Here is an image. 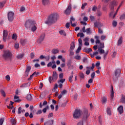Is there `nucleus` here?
<instances>
[{
	"label": "nucleus",
	"instance_id": "1",
	"mask_svg": "<svg viewBox=\"0 0 125 125\" xmlns=\"http://www.w3.org/2000/svg\"><path fill=\"white\" fill-rule=\"evenodd\" d=\"M59 18V15L57 13H53L50 15L46 21H45V24H54L57 21V20Z\"/></svg>",
	"mask_w": 125,
	"mask_h": 125
},
{
	"label": "nucleus",
	"instance_id": "2",
	"mask_svg": "<svg viewBox=\"0 0 125 125\" xmlns=\"http://www.w3.org/2000/svg\"><path fill=\"white\" fill-rule=\"evenodd\" d=\"M2 57L3 59H4V60H6L7 61H8V60L12 61V53H11V52L9 50H6L4 51Z\"/></svg>",
	"mask_w": 125,
	"mask_h": 125
},
{
	"label": "nucleus",
	"instance_id": "3",
	"mask_svg": "<svg viewBox=\"0 0 125 125\" xmlns=\"http://www.w3.org/2000/svg\"><path fill=\"white\" fill-rule=\"evenodd\" d=\"M121 71L120 69H117L114 72V74H113L112 80L114 83L118 82V79H119V77H120L121 75Z\"/></svg>",
	"mask_w": 125,
	"mask_h": 125
},
{
	"label": "nucleus",
	"instance_id": "4",
	"mask_svg": "<svg viewBox=\"0 0 125 125\" xmlns=\"http://www.w3.org/2000/svg\"><path fill=\"white\" fill-rule=\"evenodd\" d=\"M118 5V3H117V1L116 0H112L109 5V7L110 8L111 10H112L109 14L110 17L113 16V13H114V8L115 6H117Z\"/></svg>",
	"mask_w": 125,
	"mask_h": 125
},
{
	"label": "nucleus",
	"instance_id": "5",
	"mask_svg": "<svg viewBox=\"0 0 125 125\" xmlns=\"http://www.w3.org/2000/svg\"><path fill=\"white\" fill-rule=\"evenodd\" d=\"M35 22V21L31 20H28L26 21L24 23V26L26 29H29L32 27V25H33V23Z\"/></svg>",
	"mask_w": 125,
	"mask_h": 125
},
{
	"label": "nucleus",
	"instance_id": "6",
	"mask_svg": "<svg viewBox=\"0 0 125 125\" xmlns=\"http://www.w3.org/2000/svg\"><path fill=\"white\" fill-rule=\"evenodd\" d=\"M81 112L80 109H75L74 112L73 114V117L74 119H79L81 117Z\"/></svg>",
	"mask_w": 125,
	"mask_h": 125
},
{
	"label": "nucleus",
	"instance_id": "7",
	"mask_svg": "<svg viewBox=\"0 0 125 125\" xmlns=\"http://www.w3.org/2000/svg\"><path fill=\"white\" fill-rule=\"evenodd\" d=\"M8 20L9 22H12L14 19V13L12 12H9L7 14Z\"/></svg>",
	"mask_w": 125,
	"mask_h": 125
},
{
	"label": "nucleus",
	"instance_id": "8",
	"mask_svg": "<svg viewBox=\"0 0 125 125\" xmlns=\"http://www.w3.org/2000/svg\"><path fill=\"white\" fill-rule=\"evenodd\" d=\"M94 26L95 27H97L98 28V33L100 34H103V30L101 29V23L99 22H95L94 23Z\"/></svg>",
	"mask_w": 125,
	"mask_h": 125
},
{
	"label": "nucleus",
	"instance_id": "9",
	"mask_svg": "<svg viewBox=\"0 0 125 125\" xmlns=\"http://www.w3.org/2000/svg\"><path fill=\"white\" fill-rule=\"evenodd\" d=\"M72 11V5L71 4H69L68 7L64 11V13L65 15H70L71 14V12Z\"/></svg>",
	"mask_w": 125,
	"mask_h": 125
},
{
	"label": "nucleus",
	"instance_id": "10",
	"mask_svg": "<svg viewBox=\"0 0 125 125\" xmlns=\"http://www.w3.org/2000/svg\"><path fill=\"white\" fill-rule=\"evenodd\" d=\"M78 42L79 43V46L78 47V49L76 51V53L77 54L79 53L80 51H81V49H82V45H83V40H82V39H79Z\"/></svg>",
	"mask_w": 125,
	"mask_h": 125
},
{
	"label": "nucleus",
	"instance_id": "11",
	"mask_svg": "<svg viewBox=\"0 0 125 125\" xmlns=\"http://www.w3.org/2000/svg\"><path fill=\"white\" fill-rule=\"evenodd\" d=\"M88 110L86 109H84L83 111V120H84V121H85L87 118H88Z\"/></svg>",
	"mask_w": 125,
	"mask_h": 125
},
{
	"label": "nucleus",
	"instance_id": "12",
	"mask_svg": "<svg viewBox=\"0 0 125 125\" xmlns=\"http://www.w3.org/2000/svg\"><path fill=\"white\" fill-rule=\"evenodd\" d=\"M7 36H8V31L7 30H4L3 32V42H6V39L7 38Z\"/></svg>",
	"mask_w": 125,
	"mask_h": 125
},
{
	"label": "nucleus",
	"instance_id": "13",
	"mask_svg": "<svg viewBox=\"0 0 125 125\" xmlns=\"http://www.w3.org/2000/svg\"><path fill=\"white\" fill-rule=\"evenodd\" d=\"M30 28H31L32 32H36V31H37L38 27H37V23H36V21H34Z\"/></svg>",
	"mask_w": 125,
	"mask_h": 125
},
{
	"label": "nucleus",
	"instance_id": "14",
	"mask_svg": "<svg viewBox=\"0 0 125 125\" xmlns=\"http://www.w3.org/2000/svg\"><path fill=\"white\" fill-rule=\"evenodd\" d=\"M44 38H45V34L44 33H43L40 36L39 39H38V42L39 43H42V42H43Z\"/></svg>",
	"mask_w": 125,
	"mask_h": 125
},
{
	"label": "nucleus",
	"instance_id": "15",
	"mask_svg": "<svg viewBox=\"0 0 125 125\" xmlns=\"http://www.w3.org/2000/svg\"><path fill=\"white\" fill-rule=\"evenodd\" d=\"M30 71H31V66H27L25 71V77H28L29 76V73H30Z\"/></svg>",
	"mask_w": 125,
	"mask_h": 125
},
{
	"label": "nucleus",
	"instance_id": "16",
	"mask_svg": "<svg viewBox=\"0 0 125 125\" xmlns=\"http://www.w3.org/2000/svg\"><path fill=\"white\" fill-rule=\"evenodd\" d=\"M42 4L44 6H46L50 4V1L49 0H42Z\"/></svg>",
	"mask_w": 125,
	"mask_h": 125
},
{
	"label": "nucleus",
	"instance_id": "17",
	"mask_svg": "<svg viewBox=\"0 0 125 125\" xmlns=\"http://www.w3.org/2000/svg\"><path fill=\"white\" fill-rule=\"evenodd\" d=\"M53 120H48L44 123V125H53Z\"/></svg>",
	"mask_w": 125,
	"mask_h": 125
},
{
	"label": "nucleus",
	"instance_id": "18",
	"mask_svg": "<svg viewBox=\"0 0 125 125\" xmlns=\"http://www.w3.org/2000/svg\"><path fill=\"white\" fill-rule=\"evenodd\" d=\"M117 110L119 114H123V113H124V106H123V105H120L118 107Z\"/></svg>",
	"mask_w": 125,
	"mask_h": 125
},
{
	"label": "nucleus",
	"instance_id": "19",
	"mask_svg": "<svg viewBox=\"0 0 125 125\" xmlns=\"http://www.w3.org/2000/svg\"><path fill=\"white\" fill-rule=\"evenodd\" d=\"M53 78L54 79V81H56L57 79H58V74H57V73L56 71H53Z\"/></svg>",
	"mask_w": 125,
	"mask_h": 125
},
{
	"label": "nucleus",
	"instance_id": "20",
	"mask_svg": "<svg viewBox=\"0 0 125 125\" xmlns=\"http://www.w3.org/2000/svg\"><path fill=\"white\" fill-rule=\"evenodd\" d=\"M123 4V1L121 3V4H120V5L119 6V7H118V8L117 9L116 12L114 13L113 16V18L114 19V18H115V17H116V16L117 15V14L118 13V11H119V10L120 9V8H121V6H122V5Z\"/></svg>",
	"mask_w": 125,
	"mask_h": 125
},
{
	"label": "nucleus",
	"instance_id": "21",
	"mask_svg": "<svg viewBox=\"0 0 125 125\" xmlns=\"http://www.w3.org/2000/svg\"><path fill=\"white\" fill-rule=\"evenodd\" d=\"M26 99L28 101H32L33 100V97L31 94H28L26 96Z\"/></svg>",
	"mask_w": 125,
	"mask_h": 125
},
{
	"label": "nucleus",
	"instance_id": "22",
	"mask_svg": "<svg viewBox=\"0 0 125 125\" xmlns=\"http://www.w3.org/2000/svg\"><path fill=\"white\" fill-rule=\"evenodd\" d=\"M70 50H74L75 49V42H73L70 44Z\"/></svg>",
	"mask_w": 125,
	"mask_h": 125
},
{
	"label": "nucleus",
	"instance_id": "23",
	"mask_svg": "<svg viewBox=\"0 0 125 125\" xmlns=\"http://www.w3.org/2000/svg\"><path fill=\"white\" fill-rule=\"evenodd\" d=\"M84 50L85 51L86 53H89V52H91L92 51V49H91V48H84Z\"/></svg>",
	"mask_w": 125,
	"mask_h": 125
},
{
	"label": "nucleus",
	"instance_id": "24",
	"mask_svg": "<svg viewBox=\"0 0 125 125\" xmlns=\"http://www.w3.org/2000/svg\"><path fill=\"white\" fill-rule=\"evenodd\" d=\"M120 102L121 103H123V104H125V96L124 95H122L121 99L120 100Z\"/></svg>",
	"mask_w": 125,
	"mask_h": 125
},
{
	"label": "nucleus",
	"instance_id": "25",
	"mask_svg": "<svg viewBox=\"0 0 125 125\" xmlns=\"http://www.w3.org/2000/svg\"><path fill=\"white\" fill-rule=\"evenodd\" d=\"M122 43H123V37L119 38L118 41V45H120V44H122Z\"/></svg>",
	"mask_w": 125,
	"mask_h": 125
},
{
	"label": "nucleus",
	"instance_id": "26",
	"mask_svg": "<svg viewBox=\"0 0 125 125\" xmlns=\"http://www.w3.org/2000/svg\"><path fill=\"white\" fill-rule=\"evenodd\" d=\"M51 52L53 54H57V53L59 52V50H58L57 49H53Z\"/></svg>",
	"mask_w": 125,
	"mask_h": 125
},
{
	"label": "nucleus",
	"instance_id": "27",
	"mask_svg": "<svg viewBox=\"0 0 125 125\" xmlns=\"http://www.w3.org/2000/svg\"><path fill=\"white\" fill-rule=\"evenodd\" d=\"M14 100L15 102H20L21 100L19 98V97L15 96H14Z\"/></svg>",
	"mask_w": 125,
	"mask_h": 125
},
{
	"label": "nucleus",
	"instance_id": "28",
	"mask_svg": "<svg viewBox=\"0 0 125 125\" xmlns=\"http://www.w3.org/2000/svg\"><path fill=\"white\" fill-rule=\"evenodd\" d=\"M59 34H60V35L64 36V37H66V32L64 30H60L59 31Z\"/></svg>",
	"mask_w": 125,
	"mask_h": 125
},
{
	"label": "nucleus",
	"instance_id": "29",
	"mask_svg": "<svg viewBox=\"0 0 125 125\" xmlns=\"http://www.w3.org/2000/svg\"><path fill=\"white\" fill-rule=\"evenodd\" d=\"M101 100H102V102L103 104H105V103H106V102H107V98L103 97L102 98Z\"/></svg>",
	"mask_w": 125,
	"mask_h": 125
},
{
	"label": "nucleus",
	"instance_id": "30",
	"mask_svg": "<svg viewBox=\"0 0 125 125\" xmlns=\"http://www.w3.org/2000/svg\"><path fill=\"white\" fill-rule=\"evenodd\" d=\"M110 97L111 99H113V98H114V90L113 89V86H111V93L110 94Z\"/></svg>",
	"mask_w": 125,
	"mask_h": 125
},
{
	"label": "nucleus",
	"instance_id": "31",
	"mask_svg": "<svg viewBox=\"0 0 125 125\" xmlns=\"http://www.w3.org/2000/svg\"><path fill=\"white\" fill-rule=\"evenodd\" d=\"M95 39H96V43H101V42H100V41L99 40V37H98V36H95Z\"/></svg>",
	"mask_w": 125,
	"mask_h": 125
},
{
	"label": "nucleus",
	"instance_id": "32",
	"mask_svg": "<svg viewBox=\"0 0 125 125\" xmlns=\"http://www.w3.org/2000/svg\"><path fill=\"white\" fill-rule=\"evenodd\" d=\"M24 56V54H20L19 55L17 56V58L18 59H22V58H23V57Z\"/></svg>",
	"mask_w": 125,
	"mask_h": 125
},
{
	"label": "nucleus",
	"instance_id": "33",
	"mask_svg": "<svg viewBox=\"0 0 125 125\" xmlns=\"http://www.w3.org/2000/svg\"><path fill=\"white\" fill-rule=\"evenodd\" d=\"M86 34L87 35L89 34H91V33H92V32L91 31V30H90V28H88L86 29Z\"/></svg>",
	"mask_w": 125,
	"mask_h": 125
},
{
	"label": "nucleus",
	"instance_id": "34",
	"mask_svg": "<svg viewBox=\"0 0 125 125\" xmlns=\"http://www.w3.org/2000/svg\"><path fill=\"white\" fill-rule=\"evenodd\" d=\"M98 51H99V52L101 54H102L103 53H105V50H104L102 49L98 48Z\"/></svg>",
	"mask_w": 125,
	"mask_h": 125
},
{
	"label": "nucleus",
	"instance_id": "35",
	"mask_svg": "<svg viewBox=\"0 0 125 125\" xmlns=\"http://www.w3.org/2000/svg\"><path fill=\"white\" fill-rule=\"evenodd\" d=\"M0 92L1 94H2V96H3V97H5L6 96L5 92H4L3 90L2 89L0 90Z\"/></svg>",
	"mask_w": 125,
	"mask_h": 125
},
{
	"label": "nucleus",
	"instance_id": "36",
	"mask_svg": "<svg viewBox=\"0 0 125 125\" xmlns=\"http://www.w3.org/2000/svg\"><path fill=\"white\" fill-rule=\"evenodd\" d=\"M29 83H24L23 84H21L20 87H27L28 86V84Z\"/></svg>",
	"mask_w": 125,
	"mask_h": 125
},
{
	"label": "nucleus",
	"instance_id": "37",
	"mask_svg": "<svg viewBox=\"0 0 125 125\" xmlns=\"http://www.w3.org/2000/svg\"><path fill=\"white\" fill-rule=\"evenodd\" d=\"M12 39L16 40H17V36L16 34H13L12 36Z\"/></svg>",
	"mask_w": 125,
	"mask_h": 125
},
{
	"label": "nucleus",
	"instance_id": "38",
	"mask_svg": "<svg viewBox=\"0 0 125 125\" xmlns=\"http://www.w3.org/2000/svg\"><path fill=\"white\" fill-rule=\"evenodd\" d=\"M120 20H124L125 19V13L120 16Z\"/></svg>",
	"mask_w": 125,
	"mask_h": 125
},
{
	"label": "nucleus",
	"instance_id": "39",
	"mask_svg": "<svg viewBox=\"0 0 125 125\" xmlns=\"http://www.w3.org/2000/svg\"><path fill=\"white\" fill-rule=\"evenodd\" d=\"M95 67V64L94 63H92L91 67L88 66L86 67V69H90L91 68L92 70H93V69H94Z\"/></svg>",
	"mask_w": 125,
	"mask_h": 125
},
{
	"label": "nucleus",
	"instance_id": "40",
	"mask_svg": "<svg viewBox=\"0 0 125 125\" xmlns=\"http://www.w3.org/2000/svg\"><path fill=\"white\" fill-rule=\"evenodd\" d=\"M73 50H69V56H73V55H74V54H75V53H74V51H73Z\"/></svg>",
	"mask_w": 125,
	"mask_h": 125
},
{
	"label": "nucleus",
	"instance_id": "41",
	"mask_svg": "<svg viewBox=\"0 0 125 125\" xmlns=\"http://www.w3.org/2000/svg\"><path fill=\"white\" fill-rule=\"evenodd\" d=\"M21 111H22V107H19L18 109V114L19 115H20V114H21Z\"/></svg>",
	"mask_w": 125,
	"mask_h": 125
},
{
	"label": "nucleus",
	"instance_id": "42",
	"mask_svg": "<svg viewBox=\"0 0 125 125\" xmlns=\"http://www.w3.org/2000/svg\"><path fill=\"white\" fill-rule=\"evenodd\" d=\"M86 5H87V3H83L82 7H81L82 9H84V7H85V6H86Z\"/></svg>",
	"mask_w": 125,
	"mask_h": 125
},
{
	"label": "nucleus",
	"instance_id": "43",
	"mask_svg": "<svg viewBox=\"0 0 125 125\" xmlns=\"http://www.w3.org/2000/svg\"><path fill=\"white\" fill-rule=\"evenodd\" d=\"M3 122H4V118H2L0 119V125H2L3 124Z\"/></svg>",
	"mask_w": 125,
	"mask_h": 125
},
{
	"label": "nucleus",
	"instance_id": "44",
	"mask_svg": "<svg viewBox=\"0 0 125 125\" xmlns=\"http://www.w3.org/2000/svg\"><path fill=\"white\" fill-rule=\"evenodd\" d=\"M117 24H118V22L116 21H113L112 22V25L113 27H117Z\"/></svg>",
	"mask_w": 125,
	"mask_h": 125
},
{
	"label": "nucleus",
	"instance_id": "45",
	"mask_svg": "<svg viewBox=\"0 0 125 125\" xmlns=\"http://www.w3.org/2000/svg\"><path fill=\"white\" fill-rule=\"evenodd\" d=\"M89 18L91 21H94V20H95V17L94 16H90Z\"/></svg>",
	"mask_w": 125,
	"mask_h": 125
},
{
	"label": "nucleus",
	"instance_id": "46",
	"mask_svg": "<svg viewBox=\"0 0 125 125\" xmlns=\"http://www.w3.org/2000/svg\"><path fill=\"white\" fill-rule=\"evenodd\" d=\"M73 75H71L70 76H69L68 80H69V82H70V83H72V82H73Z\"/></svg>",
	"mask_w": 125,
	"mask_h": 125
},
{
	"label": "nucleus",
	"instance_id": "47",
	"mask_svg": "<svg viewBox=\"0 0 125 125\" xmlns=\"http://www.w3.org/2000/svg\"><path fill=\"white\" fill-rule=\"evenodd\" d=\"M11 123L12 125H15L16 124V120L13 118L11 120Z\"/></svg>",
	"mask_w": 125,
	"mask_h": 125
},
{
	"label": "nucleus",
	"instance_id": "48",
	"mask_svg": "<svg viewBox=\"0 0 125 125\" xmlns=\"http://www.w3.org/2000/svg\"><path fill=\"white\" fill-rule=\"evenodd\" d=\"M106 112H107V114H108V115H109V116H110V115H112V113L111 112V110H110V108H107Z\"/></svg>",
	"mask_w": 125,
	"mask_h": 125
},
{
	"label": "nucleus",
	"instance_id": "49",
	"mask_svg": "<svg viewBox=\"0 0 125 125\" xmlns=\"http://www.w3.org/2000/svg\"><path fill=\"white\" fill-rule=\"evenodd\" d=\"M50 59V56L49 55L45 56L44 59H45L46 61H49Z\"/></svg>",
	"mask_w": 125,
	"mask_h": 125
},
{
	"label": "nucleus",
	"instance_id": "50",
	"mask_svg": "<svg viewBox=\"0 0 125 125\" xmlns=\"http://www.w3.org/2000/svg\"><path fill=\"white\" fill-rule=\"evenodd\" d=\"M67 65L68 67H70L72 65V61L71 60L68 61Z\"/></svg>",
	"mask_w": 125,
	"mask_h": 125
},
{
	"label": "nucleus",
	"instance_id": "51",
	"mask_svg": "<svg viewBox=\"0 0 125 125\" xmlns=\"http://www.w3.org/2000/svg\"><path fill=\"white\" fill-rule=\"evenodd\" d=\"M5 3L4 2H0V8H2V7H3Z\"/></svg>",
	"mask_w": 125,
	"mask_h": 125
},
{
	"label": "nucleus",
	"instance_id": "52",
	"mask_svg": "<svg viewBox=\"0 0 125 125\" xmlns=\"http://www.w3.org/2000/svg\"><path fill=\"white\" fill-rule=\"evenodd\" d=\"M104 44H103L102 43H100V49H102V48H104Z\"/></svg>",
	"mask_w": 125,
	"mask_h": 125
},
{
	"label": "nucleus",
	"instance_id": "53",
	"mask_svg": "<svg viewBox=\"0 0 125 125\" xmlns=\"http://www.w3.org/2000/svg\"><path fill=\"white\" fill-rule=\"evenodd\" d=\"M95 77V72H93L91 75V79H94Z\"/></svg>",
	"mask_w": 125,
	"mask_h": 125
},
{
	"label": "nucleus",
	"instance_id": "54",
	"mask_svg": "<svg viewBox=\"0 0 125 125\" xmlns=\"http://www.w3.org/2000/svg\"><path fill=\"white\" fill-rule=\"evenodd\" d=\"M75 59H76V60H81V56H76Z\"/></svg>",
	"mask_w": 125,
	"mask_h": 125
},
{
	"label": "nucleus",
	"instance_id": "55",
	"mask_svg": "<svg viewBox=\"0 0 125 125\" xmlns=\"http://www.w3.org/2000/svg\"><path fill=\"white\" fill-rule=\"evenodd\" d=\"M52 81H54V79H53V77L50 76L49 77V83H51Z\"/></svg>",
	"mask_w": 125,
	"mask_h": 125
},
{
	"label": "nucleus",
	"instance_id": "56",
	"mask_svg": "<svg viewBox=\"0 0 125 125\" xmlns=\"http://www.w3.org/2000/svg\"><path fill=\"white\" fill-rule=\"evenodd\" d=\"M80 77L81 79H84V74H83V73H81L80 74Z\"/></svg>",
	"mask_w": 125,
	"mask_h": 125
},
{
	"label": "nucleus",
	"instance_id": "57",
	"mask_svg": "<svg viewBox=\"0 0 125 125\" xmlns=\"http://www.w3.org/2000/svg\"><path fill=\"white\" fill-rule=\"evenodd\" d=\"M51 66H52V62H50L49 63H48L47 66L48 68H49V67H51Z\"/></svg>",
	"mask_w": 125,
	"mask_h": 125
},
{
	"label": "nucleus",
	"instance_id": "58",
	"mask_svg": "<svg viewBox=\"0 0 125 125\" xmlns=\"http://www.w3.org/2000/svg\"><path fill=\"white\" fill-rule=\"evenodd\" d=\"M65 27L66 29H69V28H70V23L69 22L66 23L65 24Z\"/></svg>",
	"mask_w": 125,
	"mask_h": 125
},
{
	"label": "nucleus",
	"instance_id": "59",
	"mask_svg": "<svg viewBox=\"0 0 125 125\" xmlns=\"http://www.w3.org/2000/svg\"><path fill=\"white\" fill-rule=\"evenodd\" d=\"M25 8L24 7H21V8L20 9V11H21V12H22L23 11H25Z\"/></svg>",
	"mask_w": 125,
	"mask_h": 125
},
{
	"label": "nucleus",
	"instance_id": "60",
	"mask_svg": "<svg viewBox=\"0 0 125 125\" xmlns=\"http://www.w3.org/2000/svg\"><path fill=\"white\" fill-rule=\"evenodd\" d=\"M66 93H67V90H63L62 92H61V94L62 95H64L65 94H66Z\"/></svg>",
	"mask_w": 125,
	"mask_h": 125
},
{
	"label": "nucleus",
	"instance_id": "61",
	"mask_svg": "<svg viewBox=\"0 0 125 125\" xmlns=\"http://www.w3.org/2000/svg\"><path fill=\"white\" fill-rule=\"evenodd\" d=\"M15 48L16 49H18L19 48V43H16L15 44Z\"/></svg>",
	"mask_w": 125,
	"mask_h": 125
},
{
	"label": "nucleus",
	"instance_id": "62",
	"mask_svg": "<svg viewBox=\"0 0 125 125\" xmlns=\"http://www.w3.org/2000/svg\"><path fill=\"white\" fill-rule=\"evenodd\" d=\"M63 73H61L59 74V79H63Z\"/></svg>",
	"mask_w": 125,
	"mask_h": 125
},
{
	"label": "nucleus",
	"instance_id": "63",
	"mask_svg": "<svg viewBox=\"0 0 125 125\" xmlns=\"http://www.w3.org/2000/svg\"><path fill=\"white\" fill-rule=\"evenodd\" d=\"M77 125H83V121H80L79 122Z\"/></svg>",
	"mask_w": 125,
	"mask_h": 125
},
{
	"label": "nucleus",
	"instance_id": "64",
	"mask_svg": "<svg viewBox=\"0 0 125 125\" xmlns=\"http://www.w3.org/2000/svg\"><path fill=\"white\" fill-rule=\"evenodd\" d=\"M96 67H99L100 66V62H97L95 65Z\"/></svg>",
	"mask_w": 125,
	"mask_h": 125
}]
</instances>
